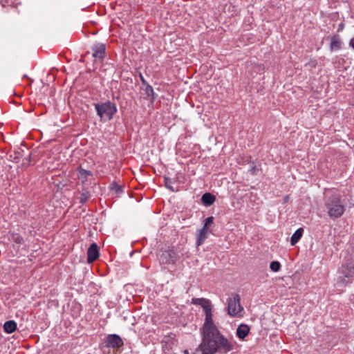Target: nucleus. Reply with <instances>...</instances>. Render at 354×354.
<instances>
[{"instance_id": "1", "label": "nucleus", "mask_w": 354, "mask_h": 354, "mask_svg": "<svg viewBox=\"0 0 354 354\" xmlns=\"http://www.w3.org/2000/svg\"><path fill=\"white\" fill-rule=\"evenodd\" d=\"M192 303L201 306L205 313L204 324L202 327V341L198 348L201 354H215L221 351L228 353L233 349V344L225 337L213 320V305L209 299L194 298Z\"/></svg>"}, {"instance_id": "2", "label": "nucleus", "mask_w": 354, "mask_h": 354, "mask_svg": "<svg viewBox=\"0 0 354 354\" xmlns=\"http://www.w3.org/2000/svg\"><path fill=\"white\" fill-rule=\"evenodd\" d=\"M325 207L328 216L333 219L341 217L346 210L345 202L339 195L328 197Z\"/></svg>"}, {"instance_id": "3", "label": "nucleus", "mask_w": 354, "mask_h": 354, "mask_svg": "<svg viewBox=\"0 0 354 354\" xmlns=\"http://www.w3.org/2000/svg\"><path fill=\"white\" fill-rule=\"evenodd\" d=\"M94 106L97 115L104 120H110L117 111L116 106L110 101L95 104Z\"/></svg>"}, {"instance_id": "4", "label": "nucleus", "mask_w": 354, "mask_h": 354, "mask_svg": "<svg viewBox=\"0 0 354 354\" xmlns=\"http://www.w3.org/2000/svg\"><path fill=\"white\" fill-rule=\"evenodd\" d=\"M239 295L234 294L227 299V313L231 317H241L243 308Z\"/></svg>"}, {"instance_id": "5", "label": "nucleus", "mask_w": 354, "mask_h": 354, "mask_svg": "<svg viewBox=\"0 0 354 354\" xmlns=\"http://www.w3.org/2000/svg\"><path fill=\"white\" fill-rule=\"evenodd\" d=\"M354 278V267L351 264L343 266L339 270L338 282L342 283H349Z\"/></svg>"}, {"instance_id": "6", "label": "nucleus", "mask_w": 354, "mask_h": 354, "mask_svg": "<svg viewBox=\"0 0 354 354\" xmlns=\"http://www.w3.org/2000/svg\"><path fill=\"white\" fill-rule=\"evenodd\" d=\"M160 261L164 264L174 263L176 261V253L174 250H167L160 255Z\"/></svg>"}, {"instance_id": "7", "label": "nucleus", "mask_w": 354, "mask_h": 354, "mask_svg": "<svg viewBox=\"0 0 354 354\" xmlns=\"http://www.w3.org/2000/svg\"><path fill=\"white\" fill-rule=\"evenodd\" d=\"M106 346L109 348H119L123 345L121 337L115 334L109 335L106 339Z\"/></svg>"}, {"instance_id": "8", "label": "nucleus", "mask_w": 354, "mask_h": 354, "mask_svg": "<svg viewBox=\"0 0 354 354\" xmlns=\"http://www.w3.org/2000/svg\"><path fill=\"white\" fill-rule=\"evenodd\" d=\"M87 261L90 263L95 261L99 257L98 247L96 243L90 245L87 251Z\"/></svg>"}, {"instance_id": "9", "label": "nucleus", "mask_w": 354, "mask_h": 354, "mask_svg": "<svg viewBox=\"0 0 354 354\" xmlns=\"http://www.w3.org/2000/svg\"><path fill=\"white\" fill-rule=\"evenodd\" d=\"M93 56L95 58L102 61L105 55L106 46L103 44H98L93 47Z\"/></svg>"}, {"instance_id": "10", "label": "nucleus", "mask_w": 354, "mask_h": 354, "mask_svg": "<svg viewBox=\"0 0 354 354\" xmlns=\"http://www.w3.org/2000/svg\"><path fill=\"white\" fill-rule=\"evenodd\" d=\"M210 234V231L208 230V229L201 228L197 232L196 234V245L199 246L202 245L206 239L207 238L208 235Z\"/></svg>"}, {"instance_id": "11", "label": "nucleus", "mask_w": 354, "mask_h": 354, "mask_svg": "<svg viewBox=\"0 0 354 354\" xmlns=\"http://www.w3.org/2000/svg\"><path fill=\"white\" fill-rule=\"evenodd\" d=\"M250 333V327L247 324H241L236 329V335L240 339L243 340Z\"/></svg>"}, {"instance_id": "12", "label": "nucleus", "mask_w": 354, "mask_h": 354, "mask_svg": "<svg viewBox=\"0 0 354 354\" xmlns=\"http://www.w3.org/2000/svg\"><path fill=\"white\" fill-rule=\"evenodd\" d=\"M4 332L10 334L15 332L17 329V323L13 320H9L3 324Z\"/></svg>"}, {"instance_id": "13", "label": "nucleus", "mask_w": 354, "mask_h": 354, "mask_svg": "<svg viewBox=\"0 0 354 354\" xmlns=\"http://www.w3.org/2000/svg\"><path fill=\"white\" fill-rule=\"evenodd\" d=\"M303 233H304V229L303 228H299L297 229L295 233L292 235L291 238H290V244L291 245H296L299 241L301 239V238L303 236Z\"/></svg>"}, {"instance_id": "14", "label": "nucleus", "mask_w": 354, "mask_h": 354, "mask_svg": "<svg viewBox=\"0 0 354 354\" xmlns=\"http://www.w3.org/2000/svg\"><path fill=\"white\" fill-rule=\"evenodd\" d=\"M216 200V197L210 193H205L202 196V203L206 205L209 206L212 205Z\"/></svg>"}, {"instance_id": "15", "label": "nucleus", "mask_w": 354, "mask_h": 354, "mask_svg": "<svg viewBox=\"0 0 354 354\" xmlns=\"http://www.w3.org/2000/svg\"><path fill=\"white\" fill-rule=\"evenodd\" d=\"M91 176L92 173L90 171L82 168L77 169V177L82 183L86 181L88 178Z\"/></svg>"}, {"instance_id": "16", "label": "nucleus", "mask_w": 354, "mask_h": 354, "mask_svg": "<svg viewBox=\"0 0 354 354\" xmlns=\"http://www.w3.org/2000/svg\"><path fill=\"white\" fill-rule=\"evenodd\" d=\"M341 47H342L341 40L337 37H333L331 39V41H330V50L333 51L338 50L341 48Z\"/></svg>"}, {"instance_id": "17", "label": "nucleus", "mask_w": 354, "mask_h": 354, "mask_svg": "<svg viewBox=\"0 0 354 354\" xmlns=\"http://www.w3.org/2000/svg\"><path fill=\"white\" fill-rule=\"evenodd\" d=\"M10 239L16 243H18V244H20L22 241H23V239L22 237L18 234H12L10 238Z\"/></svg>"}, {"instance_id": "18", "label": "nucleus", "mask_w": 354, "mask_h": 354, "mask_svg": "<svg viewBox=\"0 0 354 354\" xmlns=\"http://www.w3.org/2000/svg\"><path fill=\"white\" fill-rule=\"evenodd\" d=\"M270 268L273 272H278L280 270L281 264L279 261H272Z\"/></svg>"}, {"instance_id": "19", "label": "nucleus", "mask_w": 354, "mask_h": 354, "mask_svg": "<svg viewBox=\"0 0 354 354\" xmlns=\"http://www.w3.org/2000/svg\"><path fill=\"white\" fill-rule=\"evenodd\" d=\"M213 221H214V217L213 216H209V217L207 218L204 221L203 228L208 229V227L213 223Z\"/></svg>"}, {"instance_id": "20", "label": "nucleus", "mask_w": 354, "mask_h": 354, "mask_svg": "<svg viewBox=\"0 0 354 354\" xmlns=\"http://www.w3.org/2000/svg\"><path fill=\"white\" fill-rule=\"evenodd\" d=\"M165 186L167 189H170L171 191L172 192H174L175 189L174 188V187L172 186V181L171 179L168 178H165Z\"/></svg>"}, {"instance_id": "21", "label": "nucleus", "mask_w": 354, "mask_h": 354, "mask_svg": "<svg viewBox=\"0 0 354 354\" xmlns=\"http://www.w3.org/2000/svg\"><path fill=\"white\" fill-rule=\"evenodd\" d=\"M145 93L148 97H151L153 95V89L151 86L147 84L145 87Z\"/></svg>"}, {"instance_id": "22", "label": "nucleus", "mask_w": 354, "mask_h": 354, "mask_svg": "<svg viewBox=\"0 0 354 354\" xmlns=\"http://www.w3.org/2000/svg\"><path fill=\"white\" fill-rule=\"evenodd\" d=\"M87 200V196L86 194H82L80 196V202L82 203H84Z\"/></svg>"}, {"instance_id": "23", "label": "nucleus", "mask_w": 354, "mask_h": 354, "mask_svg": "<svg viewBox=\"0 0 354 354\" xmlns=\"http://www.w3.org/2000/svg\"><path fill=\"white\" fill-rule=\"evenodd\" d=\"M113 189H115V191H116L117 192H120V191H121V187H119V186H118V185H113Z\"/></svg>"}, {"instance_id": "24", "label": "nucleus", "mask_w": 354, "mask_h": 354, "mask_svg": "<svg viewBox=\"0 0 354 354\" xmlns=\"http://www.w3.org/2000/svg\"><path fill=\"white\" fill-rule=\"evenodd\" d=\"M349 44L354 49V37L351 39Z\"/></svg>"}, {"instance_id": "25", "label": "nucleus", "mask_w": 354, "mask_h": 354, "mask_svg": "<svg viewBox=\"0 0 354 354\" xmlns=\"http://www.w3.org/2000/svg\"><path fill=\"white\" fill-rule=\"evenodd\" d=\"M183 353H184V354H188V353H189L188 350H185V351H183Z\"/></svg>"}, {"instance_id": "26", "label": "nucleus", "mask_w": 354, "mask_h": 354, "mask_svg": "<svg viewBox=\"0 0 354 354\" xmlns=\"http://www.w3.org/2000/svg\"><path fill=\"white\" fill-rule=\"evenodd\" d=\"M141 79H142V82L145 83V80L143 79L142 77H141Z\"/></svg>"}]
</instances>
